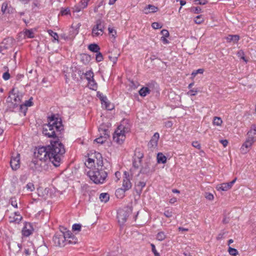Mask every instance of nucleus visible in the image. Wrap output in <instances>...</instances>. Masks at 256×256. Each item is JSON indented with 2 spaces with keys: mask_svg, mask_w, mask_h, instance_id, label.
Wrapping results in <instances>:
<instances>
[{
  "mask_svg": "<svg viewBox=\"0 0 256 256\" xmlns=\"http://www.w3.org/2000/svg\"><path fill=\"white\" fill-rule=\"evenodd\" d=\"M65 152L64 146L61 142L58 140H51L50 146L36 148L33 153L36 160H33V164L36 168V166H45L46 162L49 160L55 166H58Z\"/></svg>",
  "mask_w": 256,
  "mask_h": 256,
  "instance_id": "nucleus-1",
  "label": "nucleus"
},
{
  "mask_svg": "<svg viewBox=\"0 0 256 256\" xmlns=\"http://www.w3.org/2000/svg\"><path fill=\"white\" fill-rule=\"evenodd\" d=\"M62 130L63 126L61 120L52 116L48 118V124H44L42 132L44 136L50 138H56V140L59 141L58 138Z\"/></svg>",
  "mask_w": 256,
  "mask_h": 256,
  "instance_id": "nucleus-2",
  "label": "nucleus"
},
{
  "mask_svg": "<svg viewBox=\"0 0 256 256\" xmlns=\"http://www.w3.org/2000/svg\"><path fill=\"white\" fill-rule=\"evenodd\" d=\"M86 174L96 184H103L107 176V172L103 168V166L94 168V170H87Z\"/></svg>",
  "mask_w": 256,
  "mask_h": 256,
  "instance_id": "nucleus-3",
  "label": "nucleus"
},
{
  "mask_svg": "<svg viewBox=\"0 0 256 256\" xmlns=\"http://www.w3.org/2000/svg\"><path fill=\"white\" fill-rule=\"evenodd\" d=\"M22 98V94L18 90L14 88L10 92V94L6 99L8 107L10 111L14 110L20 105Z\"/></svg>",
  "mask_w": 256,
  "mask_h": 256,
  "instance_id": "nucleus-4",
  "label": "nucleus"
},
{
  "mask_svg": "<svg viewBox=\"0 0 256 256\" xmlns=\"http://www.w3.org/2000/svg\"><path fill=\"white\" fill-rule=\"evenodd\" d=\"M104 22L100 19L96 20L92 28V36L94 38L102 36L104 32Z\"/></svg>",
  "mask_w": 256,
  "mask_h": 256,
  "instance_id": "nucleus-5",
  "label": "nucleus"
},
{
  "mask_svg": "<svg viewBox=\"0 0 256 256\" xmlns=\"http://www.w3.org/2000/svg\"><path fill=\"white\" fill-rule=\"evenodd\" d=\"M72 233L66 232V234H57L53 237V241L56 246H64L65 245V242H66V238H74Z\"/></svg>",
  "mask_w": 256,
  "mask_h": 256,
  "instance_id": "nucleus-6",
  "label": "nucleus"
},
{
  "mask_svg": "<svg viewBox=\"0 0 256 256\" xmlns=\"http://www.w3.org/2000/svg\"><path fill=\"white\" fill-rule=\"evenodd\" d=\"M96 96L100 100L102 107L106 110H112L114 108L113 104L108 100L106 96L100 92H96Z\"/></svg>",
  "mask_w": 256,
  "mask_h": 256,
  "instance_id": "nucleus-7",
  "label": "nucleus"
},
{
  "mask_svg": "<svg viewBox=\"0 0 256 256\" xmlns=\"http://www.w3.org/2000/svg\"><path fill=\"white\" fill-rule=\"evenodd\" d=\"M144 157V153L140 148H136L133 157L132 164L136 168H138L141 165L142 160Z\"/></svg>",
  "mask_w": 256,
  "mask_h": 256,
  "instance_id": "nucleus-8",
  "label": "nucleus"
},
{
  "mask_svg": "<svg viewBox=\"0 0 256 256\" xmlns=\"http://www.w3.org/2000/svg\"><path fill=\"white\" fill-rule=\"evenodd\" d=\"M126 133L116 128L113 134V140L118 144H122L126 139Z\"/></svg>",
  "mask_w": 256,
  "mask_h": 256,
  "instance_id": "nucleus-9",
  "label": "nucleus"
},
{
  "mask_svg": "<svg viewBox=\"0 0 256 256\" xmlns=\"http://www.w3.org/2000/svg\"><path fill=\"white\" fill-rule=\"evenodd\" d=\"M38 239L40 240V246L35 250V252L38 256H44L47 253V248L43 244L44 241L41 235L38 236Z\"/></svg>",
  "mask_w": 256,
  "mask_h": 256,
  "instance_id": "nucleus-10",
  "label": "nucleus"
},
{
  "mask_svg": "<svg viewBox=\"0 0 256 256\" xmlns=\"http://www.w3.org/2000/svg\"><path fill=\"white\" fill-rule=\"evenodd\" d=\"M99 132H100V136L94 140V142L99 144H104L108 138V130L106 129L100 128Z\"/></svg>",
  "mask_w": 256,
  "mask_h": 256,
  "instance_id": "nucleus-11",
  "label": "nucleus"
},
{
  "mask_svg": "<svg viewBox=\"0 0 256 256\" xmlns=\"http://www.w3.org/2000/svg\"><path fill=\"white\" fill-rule=\"evenodd\" d=\"M124 174L122 188H123V190L128 191L132 188V184L130 180L129 173L127 172H124Z\"/></svg>",
  "mask_w": 256,
  "mask_h": 256,
  "instance_id": "nucleus-12",
  "label": "nucleus"
},
{
  "mask_svg": "<svg viewBox=\"0 0 256 256\" xmlns=\"http://www.w3.org/2000/svg\"><path fill=\"white\" fill-rule=\"evenodd\" d=\"M131 128V125L130 120L128 119H124L122 120L120 124L118 126L117 128L121 130L123 132L128 133Z\"/></svg>",
  "mask_w": 256,
  "mask_h": 256,
  "instance_id": "nucleus-13",
  "label": "nucleus"
},
{
  "mask_svg": "<svg viewBox=\"0 0 256 256\" xmlns=\"http://www.w3.org/2000/svg\"><path fill=\"white\" fill-rule=\"evenodd\" d=\"M237 178H236L230 182L218 184L216 186V188L218 191H226L232 188Z\"/></svg>",
  "mask_w": 256,
  "mask_h": 256,
  "instance_id": "nucleus-14",
  "label": "nucleus"
},
{
  "mask_svg": "<svg viewBox=\"0 0 256 256\" xmlns=\"http://www.w3.org/2000/svg\"><path fill=\"white\" fill-rule=\"evenodd\" d=\"M20 155L18 154H16V156H12L10 162V164L13 170H18L20 166Z\"/></svg>",
  "mask_w": 256,
  "mask_h": 256,
  "instance_id": "nucleus-15",
  "label": "nucleus"
},
{
  "mask_svg": "<svg viewBox=\"0 0 256 256\" xmlns=\"http://www.w3.org/2000/svg\"><path fill=\"white\" fill-rule=\"evenodd\" d=\"M128 216V212L124 210H119L117 215L118 222L120 224H123L126 221Z\"/></svg>",
  "mask_w": 256,
  "mask_h": 256,
  "instance_id": "nucleus-16",
  "label": "nucleus"
},
{
  "mask_svg": "<svg viewBox=\"0 0 256 256\" xmlns=\"http://www.w3.org/2000/svg\"><path fill=\"white\" fill-rule=\"evenodd\" d=\"M15 44L14 40L12 38H8L4 40L2 45L4 50H8L12 48Z\"/></svg>",
  "mask_w": 256,
  "mask_h": 256,
  "instance_id": "nucleus-17",
  "label": "nucleus"
},
{
  "mask_svg": "<svg viewBox=\"0 0 256 256\" xmlns=\"http://www.w3.org/2000/svg\"><path fill=\"white\" fill-rule=\"evenodd\" d=\"M160 138V134L158 132H155L152 137L148 144V146L150 148H156L158 146V140Z\"/></svg>",
  "mask_w": 256,
  "mask_h": 256,
  "instance_id": "nucleus-18",
  "label": "nucleus"
},
{
  "mask_svg": "<svg viewBox=\"0 0 256 256\" xmlns=\"http://www.w3.org/2000/svg\"><path fill=\"white\" fill-rule=\"evenodd\" d=\"M32 232V224L30 222H26L22 230V234L24 236H28Z\"/></svg>",
  "mask_w": 256,
  "mask_h": 256,
  "instance_id": "nucleus-19",
  "label": "nucleus"
},
{
  "mask_svg": "<svg viewBox=\"0 0 256 256\" xmlns=\"http://www.w3.org/2000/svg\"><path fill=\"white\" fill-rule=\"evenodd\" d=\"M22 220V216L18 212H14L13 214L9 217V222L18 224Z\"/></svg>",
  "mask_w": 256,
  "mask_h": 256,
  "instance_id": "nucleus-20",
  "label": "nucleus"
},
{
  "mask_svg": "<svg viewBox=\"0 0 256 256\" xmlns=\"http://www.w3.org/2000/svg\"><path fill=\"white\" fill-rule=\"evenodd\" d=\"M254 142L252 140H251L247 138L246 142L242 146V150L245 153L247 152Z\"/></svg>",
  "mask_w": 256,
  "mask_h": 256,
  "instance_id": "nucleus-21",
  "label": "nucleus"
},
{
  "mask_svg": "<svg viewBox=\"0 0 256 256\" xmlns=\"http://www.w3.org/2000/svg\"><path fill=\"white\" fill-rule=\"evenodd\" d=\"M96 163V160L92 158H88L85 162L84 164L86 166L85 170L86 172L87 170H94V168H96L94 166Z\"/></svg>",
  "mask_w": 256,
  "mask_h": 256,
  "instance_id": "nucleus-22",
  "label": "nucleus"
},
{
  "mask_svg": "<svg viewBox=\"0 0 256 256\" xmlns=\"http://www.w3.org/2000/svg\"><path fill=\"white\" fill-rule=\"evenodd\" d=\"M248 138L252 140L254 142L256 141V126H252L250 130L247 133Z\"/></svg>",
  "mask_w": 256,
  "mask_h": 256,
  "instance_id": "nucleus-23",
  "label": "nucleus"
},
{
  "mask_svg": "<svg viewBox=\"0 0 256 256\" xmlns=\"http://www.w3.org/2000/svg\"><path fill=\"white\" fill-rule=\"evenodd\" d=\"M32 104V97L30 98L28 100L26 101L24 104H20V109L24 115H26L27 107L31 106Z\"/></svg>",
  "mask_w": 256,
  "mask_h": 256,
  "instance_id": "nucleus-24",
  "label": "nucleus"
},
{
  "mask_svg": "<svg viewBox=\"0 0 256 256\" xmlns=\"http://www.w3.org/2000/svg\"><path fill=\"white\" fill-rule=\"evenodd\" d=\"M94 157L96 158V162L97 164V166H103L104 164H103V160L102 158L101 154L98 152H94Z\"/></svg>",
  "mask_w": 256,
  "mask_h": 256,
  "instance_id": "nucleus-25",
  "label": "nucleus"
},
{
  "mask_svg": "<svg viewBox=\"0 0 256 256\" xmlns=\"http://www.w3.org/2000/svg\"><path fill=\"white\" fill-rule=\"evenodd\" d=\"M146 182H139L138 184L136 186L135 190L136 192L140 195L142 192V189L146 186Z\"/></svg>",
  "mask_w": 256,
  "mask_h": 256,
  "instance_id": "nucleus-26",
  "label": "nucleus"
},
{
  "mask_svg": "<svg viewBox=\"0 0 256 256\" xmlns=\"http://www.w3.org/2000/svg\"><path fill=\"white\" fill-rule=\"evenodd\" d=\"M88 88L92 90H96L98 88V84L94 78L88 81Z\"/></svg>",
  "mask_w": 256,
  "mask_h": 256,
  "instance_id": "nucleus-27",
  "label": "nucleus"
},
{
  "mask_svg": "<svg viewBox=\"0 0 256 256\" xmlns=\"http://www.w3.org/2000/svg\"><path fill=\"white\" fill-rule=\"evenodd\" d=\"M150 92V88L146 86L142 88L138 91L139 94L142 96L144 97L147 94H149Z\"/></svg>",
  "mask_w": 256,
  "mask_h": 256,
  "instance_id": "nucleus-28",
  "label": "nucleus"
},
{
  "mask_svg": "<svg viewBox=\"0 0 256 256\" xmlns=\"http://www.w3.org/2000/svg\"><path fill=\"white\" fill-rule=\"evenodd\" d=\"M43 8L42 2L40 0H33V10H40Z\"/></svg>",
  "mask_w": 256,
  "mask_h": 256,
  "instance_id": "nucleus-29",
  "label": "nucleus"
},
{
  "mask_svg": "<svg viewBox=\"0 0 256 256\" xmlns=\"http://www.w3.org/2000/svg\"><path fill=\"white\" fill-rule=\"evenodd\" d=\"M226 40L228 42H237L240 40V36L237 34L231 35L230 34L226 38Z\"/></svg>",
  "mask_w": 256,
  "mask_h": 256,
  "instance_id": "nucleus-30",
  "label": "nucleus"
},
{
  "mask_svg": "<svg viewBox=\"0 0 256 256\" xmlns=\"http://www.w3.org/2000/svg\"><path fill=\"white\" fill-rule=\"evenodd\" d=\"M126 191V190H123V188H119L116 191V196L118 198H122L124 196Z\"/></svg>",
  "mask_w": 256,
  "mask_h": 256,
  "instance_id": "nucleus-31",
  "label": "nucleus"
},
{
  "mask_svg": "<svg viewBox=\"0 0 256 256\" xmlns=\"http://www.w3.org/2000/svg\"><path fill=\"white\" fill-rule=\"evenodd\" d=\"M48 34L52 38V42H54L56 41L58 42H59L58 36V34L56 32L52 31L51 30H48Z\"/></svg>",
  "mask_w": 256,
  "mask_h": 256,
  "instance_id": "nucleus-32",
  "label": "nucleus"
},
{
  "mask_svg": "<svg viewBox=\"0 0 256 256\" xmlns=\"http://www.w3.org/2000/svg\"><path fill=\"white\" fill-rule=\"evenodd\" d=\"M157 162L159 164H165L166 162V158L162 153L159 152L157 155Z\"/></svg>",
  "mask_w": 256,
  "mask_h": 256,
  "instance_id": "nucleus-33",
  "label": "nucleus"
},
{
  "mask_svg": "<svg viewBox=\"0 0 256 256\" xmlns=\"http://www.w3.org/2000/svg\"><path fill=\"white\" fill-rule=\"evenodd\" d=\"M144 10L146 13L154 12L158 11V8L153 5L148 4L146 6Z\"/></svg>",
  "mask_w": 256,
  "mask_h": 256,
  "instance_id": "nucleus-34",
  "label": "nucleus"
},
{
  "mask_svg": "<svg viewBox=\"0 0 256 256\" xmlns=\"http://www.w3.org/2000/svg\"><path fill=\"white\" fill-rule=\"evenodd\" d=\"M88 48L91 52L96 53L99 52L100 50V46L96 44H90L88 46Z\"/></svg>",
  "mask_w": 256,
  "mask_h": 256,
  "instance_id": "nucleus-35",
  "label": "nucleus"
},
{
  "mask_svg": "<svg viewBox=\"0 0 256 256\" xmlns=\"http://www.w3.org/2000/svg\"><path fill=\"white\" fill-rule=\"evenodd\" d=\"M80 26L81 24L80 23H78L75 26L72 24L70 30V32H72V34L76 36L78 33V29Z\"/></svg>",
  "mask_w": 256,
  "mask_h": 256,
  "instance_id": "nucleus-36",
  "label": "nucleus"
},
{
  "mask_svg": "<svg viewBox=\"0 0 256 256\" xmlns=\"http://www.w3.org/2000/svg\"><path fill=\"white\" fill-rule=\"evenodd\" d=\"M84 74L86 78L88 81L94 78V74L92 69L86 71Z\"/></svg>",
  "mask_w": 256,
  "mask_h": 256,
  "instance_id": "nucleus-37",
  "label": "nucleus"
},
{
  "mask_svg": "<svg viewBox=\"0 0 256 256\" xmlns=\"http://www.w3.org/2000/svg\"><path fill=\"white\" fill-rule=\"evenodd\" d=\"M99 198L102 202H106L109 200V194L108 193H102L100 195Z\"/></svg>",
  "mask_w": 256,
  "mask_h": 256,
  "instance_id": "nucleus-38",
  "label": "nucleus"
},
{
  "mask_svg": "<svg viewBox=\"0 0 256 256\" xmlns=\"http://www.w3.org/2000/svg\"><path fill=\"white\" fill-rule=\"evenodd\" d=\"M20 36H24L26 38H32V32L30 30H26L25 32H22L19 34Z\"/></svg>",
  "mask_w": 256,
  "mask_h": 256,
  "instance_id": "nucleus-39",
  "label": "nucleus"
},
{
  "mask_svg": "<svg viewBox=\"0 0 256 256\" xmlns=\"http://www.w3.org/2000/svg\"><path fill=\"white\" fill-rule=\"evenodd\" d=\"M166 238V234L164 232H160L156 235V239L158 241H162Z\"/></svg>",
  "mask_w": 256,
  "mask_h": 256,
  "instance_id": "nucleus-40",
  "label": "nucleus"
},
{
  "mask_svg": "<svg viewBox=\"0 0 256 256\" xmlns=\"http://www.w3.org/2000/svg\"><path fill=\"white\" fill-rule=\"evenodd\" d=\"M81 60L85 64L89 62L90 60V56L86 54H83L81 56Z\"/></svg>",
  "mask_w": 256,
  "mask_h": 256,
  "instance_id": "nucleus-41",
  "label": "nucleus"
},
{
  "mask_svg": "<svg viewBox=\"0 0 256 256\" xmlns=\"http://www.w3.org/2000/svg\"><path fill=\"white\" fill-rule=\"evenodd\" d=\"M198 92V88H193L190 89V90L186 92V94L190 96H196Z\"/></svg>",
  "mask_w": 256,
  "mask_h": 256,
  "instance_id": "nucleus-42",
  "label": "nucleus"
},
{
  "mask_svg": "<svg viewBox=\"0 0 256 256\" xmlns=\"http://www.w3.org/2000/svg\"><path fill=\"white\" fill-rule=\"evenodd\" d=\"M222 122V118L220 117L215 116L214 118L213 124L214 125L220 126Z\"/></svg>",
  "mask_w": 256,
  "mask_h": 256,
  "instance_id": "nucleus-43",
  "label": "nucleus"
},
{
  "mask_svg": "<svg viewBox=\"0 0 256 256\" xmlns=\"http://www.w3.org/2000/svg\"><path fill=\"white\" fill-rule=\"evenodd\" d=\"M194 22L196 24H201L204 22V18H202V15H198L196 17Z\"/></svg>",
  "mask_w": 256,
  "mask_h": 256,
  "instance_id": "nucleus-44",
  "label": "nucleus"
},
{
  "mask_svg": "<svg viewBox=\"0 0 256 256\" xmlns=\"http://www.w3.org/2000/svg\"><path fill=\"white\" fill-rule=\"evenodd\" d=\"M228 252L230 255L232 256H236L238 254V251L236 249L234 248H232L231 247L228 248Z\"/></svg>",
  "mask_w": 256,
  "mask_h": 256,
  "instance_id": "nucleus-45",
  "label": "nucleus"
},
{
  "mask_svg": "<svg viewBox=\"0 0 256 256\" xmlns=\"http://www.w3.org/2000/svg\"><path fill=\"white\" fill-rule=\"evenodd\" d=\"M164 214L166 217L170 218L172 216V212L171 210L169 208H166L164 210Z\"/></svg>",
  "mask_w": 256,
  "mask_h": 256,
  "instance_id": "nucleus-46",
  "label": "nucleus"
},
{
  "mask_svg": "<svg viewBox=\"0 0 256 256\" xmlns=\"http://www.w3.org/2000/svg\"><path fill=\"white\" fill-rule=\"evenodd\" d=\"M82 9H84V8L82 7V6L80 4L74 6V7L72 8L74 12H80Z\"/></svg>",
  "mask_w": 256,
  "mask_h": 256,
  "instance_id": "nucleus-47",
  "label": "nucleus"
},
{
  "mask_svg": "<svg viewBox=\"0 0 256 256\" xmlns=\"http://www.w3.org/2000/svg\"><path fill=\"white\" fill-rule=\"evenodd\" d=\"M104 60L103 56L102 54L99 52L96 53V60L97 62H100Z\"/></svg>",
  "mask_w": 256,
  "mask_h": 256,
  "instance_id": "nucleus-48",
  "label": "nucleus"
},
{
  "mask_svg": "<svg viewBox=\"0 0 256 256\" xmlns=\"http://www.w3.org/2000/svg\"><path fill=\"white\" fill-rule=\"evenodd\" d=\"M150 172V168L148 165H146V166L141 168L140 172L142 174H148Z\"/></svg>",
  "mask_w": 256,
  "mask_h": 256,
  "instance_id": "nucleus-49",
  "label": "nucleus"
},
{
  "mask_svg": "<svg viewBox=\"0 0 256 256\" xmlns=\"http://www.w3.org/2000/svg\"><path fill=\"white\" fill-rule=\"evenodd\" d=\"M190 10L194 14H200L202 12V8L200 7H192Z\"/></svg>",
  "mask_w": 256,
  "mask_h": 256,
  "instance_id": "nucleus-50",
  "label": "nucleus"
},
{
  "mask_svg": "<svg viewBox=\"0 0 256 256\" xmlns=\"http://www.w3.org/2000/svg\"><path fill=\"white\" fill-rule=\"evenodd\" d=\"M82 226L80 224H74L72 225V228L74 231H80L81 230Z\"/></svg>",
  "mask_w": 256,
  "mask_h": 256,
  "instance_id": "nucleus-51",
  "label": "nucleus"
},
{
  "mask_svg": "<svg viewBox=\"0 0 256 256\" xmlns=\"http://www.w3.org/2000/svg\"><path fill=\"white\" fill-rule=\"evenodd\" d=\"M60 14L62 16H66L70 14L69 8H62Z\"/></svg>",
  "mask_w": 256,
  "mask_h": 256,
  "instance_id": "nucleus-52",
  "label": "nucleus"
},
{
  "mask_svg": "<svg viewBox=\"0 0 256 256\" xmlns=\"http://www.w3.org/2000/svg\"><path fill=\"white\" fill-rule=\"evenodd\" d=\"M152 26L154 29H158L162 27V25L160 23L154 22L152 24Z\"/></svg>",
  "mask_w": 256,
  "mask_h": 256,
  "instance_id": "nucleus-53",
  "label": "nucleus"
},
{
  "mask_svg": "<svg viewBox=\"0 0 256 256\" xmlns=\"http://www.w3.org/2000/svg\"><path fill=\"white\" fill-rule=\"evenodd\" d=\"M89 1L90 0H81L79 4L82 6V8H84L88 6Z\"/></svg>",
  "mask_w": 256,
  "mask_h": 256,
  "instance_id": "nucleus-54",
  "label": "nucleus"
},
{
  "mask_svg": "<svg viewBox=\"0 0 256 256\" xmlns=\"http://www.w3.org/2000/svg\"><path fill=\"white\" fill-rule=\"evenodd\" d=\"M150 246H152V252L154 253V256H160V254L156 250L154 244H151Z\"/></svg>",
  "mask_w": 256,
  "mask_h": 256,
  "instance_id": "nucleus-55",
  "label": "nucleus"
},
{
  "mask_svg": "<svg viewBox=\"0 0 256 256\" xmlns=\"http://www.w3.org/2000/svg\"><path fill=\"white\" fill-rule=\"evenodd\" d=\"M120 54H118L117 56H108V58L110 60H111L114 64H116L117 62L118 57L119 56Z\"/></svg>",
  "mask_w": 256,
  "mask_h": 256,
  "instance_id": "nucleus-56",
  "label": "nucleus"
},
{
  "mask_svg": "<svg viewBox=\"0 0 256 256\" xmlns=\"http://www.w3.org/2000/svg\"><path fill=\"white\" fill-rule=\"evenodd\" d=\"M194 3L196 4H206L208 2L206 0H194Z\"/></svg>",
  "mask_w": 256,
  "mask_h": 256,
  "instance_id": "nucleus-57",
  "label": "nucleus"
},
{
  "mask_svg": "<svg viewBox=\"0 0 256 256\" xmlns=\"http://www.w3.org/2000/svg\"><path fill=\"white\" fill-rule=\"evenodd\" d=\"M161 34L162 35V37H168L170 35L168 31L165 29L161 31Z\"/></svg>",
  "mask_w": 256,
  "mask_h": 256,
  "instance_id": "nucleus-58",
  "label": "nucleus"
},
{
  "mask_svg": "<svg viewBox=\"0 0 256 256\" xmlns=\"http://www.w3.org/2000/svg\"><path fill=\"white\" fill-rule=\"evenodd\" d=\"M192 146L198 150H200L201 148L200 144L198 141L193 142H192Z\"/></svg>",
  "mask_w": 256,
  "mask_h": 256,
  "instance_id": "nucleus-59",
  "label": "nucleus"
},
{
  "mask_svg": "<svg viewBox=\"0 0 256 256\" xmlns=\"http://www.w3.org/2000/svg\"><path fill=\"white\" fill-rule=\"evenodd\" d=\"M8 8V4L6 2L3 3L2 6V11L3 13L6 12V9Z\"/></svg>",
  "mask_w": 256,
  "mask_h": 256,
  "instance_id": "nucleus-60",
  "label": "nucleus"
},
{
  "mask_svg": "<svg viewBox=\"0 0 256 256\" xmlns=\"http://www.w3.org/2000/svg\"><path fill=\"white\" fill-rule=\"evenodd\" d=\"M3 78L6 80H8L10 78V74L8 72H6L3 74L2 76Z\"/></svg>",
  "mask_w": 256,
  "mask_h": 256,
  "instance_id": "nucleus-61",
  "label": "nucleus"
},
{
  "mask_svg": "<svg viewBox=\"0 0 256 256\" xmlns=\"http://www.w3.org/2000/svg\"><path fill=\"white\" fill-rule=\"evenodd\" d=\"M226 234V232H220L217 236L216 239L218 240H220L224 238V236Z\"/></svg>",
  "mask_w": 256,
  "mask_h": 256,
  "instance_id": "nucleus-62",
  "label": "nucleus"
},
{
  "mask_svg": "<svg viewBox=\"0 0 256 256\" xmlns=\"http://www.w3.org/2000/svg\"><path fill=\"white\" fill-rule=\"evenodd\" d=\"M164 125L167 128H170L172 126V122L171 121H167L165 122Z\"/></svg>",
  "mask_w": 256,
  "mask_h": 256,
  "instance_id": "nucleus-63",
  "label": "nucleus"
},
{
  "mask_svg": "<svg viewBox=\"0 0 256 256\" xmlns=\"http://www.w3.org/2000/svg\"><path fill=\"white\" fill-rule=\"evenodd\" d=\"M167 37H161L160 40L164 44H168L169 43V41L166 39Z\"/></svg>",
  "mask_w": 256,
  "mask_h": 256,
  "instance_id": "nucleus-64",
  "label": "nucleus"
}]
</instances>
